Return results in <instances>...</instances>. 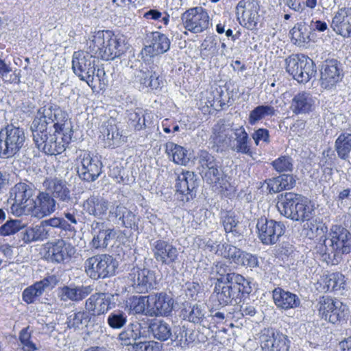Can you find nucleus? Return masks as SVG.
Segmentation results:
<instances>
[{
    "label": "nucleus",
    "mask_w": 351,
    "mask_h": 351,
    "mask_svg": "<svg viewBox=\"0 0 351 351\" xmlns=\"http://www.w3.org/2000/svg\"><path fill=\"white\" fill-rule=\"evenodd\" d=\"M89 51L98 59L108 61L123 53V40L112 30H99L94 33L88 45Z\"/></svg>",
    "instance_id": "nucleus-1"
},
{
    "label": "nucleus",
    "mask_w": 351,
    "mask_h": 351,
    "mask_svg": "<svg viewBox=\"0 0 351 351\" xmlns=\"http://www.w3.org/2000/svg\"><path fill=\"white\" fill-rule=\"evenodd\" d=\"M62 124H56L52 134H35L33 136L36 147L44 154L57 156L63 153L70 144L73 135L72 127L64 128Z\"/></svg>",
    "instance_id": "nucleus-2"
},
{
    "label": "nucleus",
    "mask_w": 351,
    "mask_h": 351,
    "mask_svg": "<svg viewBox=\"0 0 351 351\" xmlns=\"http://www.w3.org/2000/svg\"><path fill=\"white\" fill-rule=\"evenodd\" d=\"M276 206L279 213L293 221L306 219L314 204L306 197L295 192H285L278 195Z\"/></svg>",
    "instance_id": "nucleus-3"
},
{
    "label": "nucleus",
    "mask_w": 351,
    "mask_h": 351,
    "mask_svg": "<svg viewBox=\"0 0 351 351\" xmlns=\"http://www.w3.org/2000/svg\"><path fill=\"white\" fill-rule=\"evenodd\" d=\"M219 304H240L251 292L250 282L242 275L237 274L233 278L221 285L219 290H214Z\"/></svg>",
    "instance_id": "nucleus-4"
},
{
    "label": "nucleus",
    "mask_w": 351,
    "mask_h": 351,
    "mask_svg": "<svg viewBox=\"0 0 351 351\" xmlns=\"http://www.w3.org/2000/svg\"><path fill=\"white\" fill-rule=\"evenodd\" d=\"M200 174L213 189L220 192L228 190L230 184L221 174L215 157L206 150H201L198 156Z\"/></svg>",
    "instance_id": "nucleus-5"
},
{
    "label": "nucleus",
    "mask_w": 351,
    "mask_h": 351,
    "mask_svg": "<svg viewBox=\"0 0 351 351\" xmlns=\"http://www.w3.org/2000/svg\"><path fill=\"white\" fill-rule=\"evenodd\" d=\"M52 124V127L56 130V124H62L64 128L72 127L69 118L68 113L59 107L53 108L45 106L40 108L34 117L32 130L33 136L35 134H45L47 132L48 126Z\"/></svg>",
    "instance_id": "nucleus-6"
},
{
    "label": "nucleus",
    "mask_w": 351,
    "mask_h": 351,
    "mask_svg": "<svg viewBox=\"0 0 351 351\" xmlns=\"http://www.w3.org/2000/svg\"><path fill=\"white\" fill-rule=\"evenodd\" d=\"M285 64L287 72L299 83H307L316 73L313 60L302 53L288 56L285 59Z\"/></svg>",
    "instance_id": "nucleus-7"
},
{
    "label": "nucleus",
    "mask_w": 351,
    "mask_h": 351,
    "mask_svg": "<svg viewBox=\"0 0 351 351\" xmlns=\"http://www.w3.org/2000/svg\"><path fill=\"white\" fill-rule=\"evenodd\" d=\"M117 267L116 259L107 254L93 256L84 262L86 274L90 278L95 280L114 276Z\"/></svg>",
    "instance_id": "nucleus-8"
},
{
    "label": "nucleus",
    "mask_w": 351,
    "mask_h": 351,
    "mask_svg": "<svg viewBox=\"0 0 351 351\" xmlns=\"http://www.w3.org/2000/svg\"><path fill=\"white\" fill-rule=\"evenodd\" d=\"M95 58L90 51L78 50L75 51L72 57V69L74 73L82 81H85L89 87L94 89Z\"/></svg>",
    "instance_id": "nucleus-9"
},
{
    "label": "nucleus",
    "mask_w": 351,
    "mask_h": 351,
    "mask_svg": "<svg viewBox=\"0 0 351 351\" xmlns=\"http://www.w3.org/2000/svg\"><path fill=\"white\" fill-rule=\"evenodd\" d=\"M24 132L19 127L8 125L0 130V158H9L15 155L25 141Z\"/></svg>",
    "instance_id": "nucleus-10"
},
{
    "label": "nucleus",
    "mask_w": 351,
    "mask_h": 351,
    "mask_svg": "<svg viewBox=\"0 0 351 351\" xmlns=\"http://www.w3.org/2000/svg\"><path fill=\"white\" fill-rule=\"evenodd\" d=\"M75 162L77 173L84 181L94 182L102 172V162L88 150H82Z\"/></svg>",
    "instance_id": "nucleus-11"
},
{
    "label": "nucleus",
    "mask_w": 351,
    "mask_h": 351,
    "mask_svg": "<svg viewBox=\"0 0 351 351\" xmlns=\"http://www.w3.org/2000/svg\"><path fill=\"white\" fill-rule=\"evenodd\" d=\"M327 241L334 256H341L351 252V232L341 224L330 226L324 243Z\"/></svg>",
    "instance_id": "nucleus-12"
},
{
    "label": "nucleus",
    "mask_w": 351,
    "mask_h": 351,
    "mask_svg": "<svg viewBox=\"0 0 351 351\" xmlns=\"http://www.w3.org/2000/svg\"><path fill=\"white\" fill-rule=\"evenodd\" d=\"M237 16L239 24L246 29H258L261 21V6L257 0H241L237 7Z\"/></svg>",
    "instance_id": "nucleus-13"
},
{
    "label": "nucleus",
    "mask_w": 351,
    "mask_h": 351,
    "mask_svg": "<svg viewBox=\"0 0 351 351\" xmlns=\"http://www.w3.org/2000/svg\"><path fill=\"white\" fill-rule=\"evenodd\" d=\"M181 21L186 30L196 34L205 32L210 25L208 11L201 6L187 9L182 14Z\"/></svg>",
    "instance_id": "nucleus-14"
},
{
    "label": "nucleus",
    "mask_w": 351,
    "mask_h": 351,
    "mask_svg": "<svg viewBox=\"0 0 351 351\" xmlns=\"http://www.w3.org/2000/svg\"><path fill=\"white\" fill-rule=\"evenodd\" d=\"M263 351H289L291 341L282 332L273 328H264L256 335Z\"/></svg>",
    "instance_id": "nucleus-15"
},
{
    "label": "nucleus",
    "mask_w": 351,
    "mask_h": 351,
    "mask_svg": "<svg viewBox=\"0 0 351 351\" xmlns=\"http://www.w3.org/2000/svg\"><path fill=\"white\" fill-rule=\"evenodd\" d=\"M256 229L258 239L263 244L267 245L278 242L286 230L282 222L268 219L265 217L258 219Z\"/></svg>",
    "instance_id": "nucleus-16"
},
{
    "label": "nucleus",
    "mask_w": 351,
    "mask_h": 351,
    "mask_svg": "<svg viewBox=\"0 0 351 351\" xmlns=\"http://www.w3.org/2000/svg\"><path fill=\"white\" fill-rule=\"evenodd\" d=\"M215 253L218 256L232 261L238 265L250 268L258 266V260L256 256L241 251L237 247L226 243H219L217 245Z\"/></svg>",
    "instance_id": "nucleus-17"
},
{
    "label": "nucleus",
    "mask_w": 351,
    "mask_h": 351,
    "mask_svg": "<svg viewBox=\"0 0 351 351\" xmlns=\"http://www.w3.org/2000/svg\"><path fill=\"white\" fill-rule=\"evenodd\" d=\"M344 76L342 64L336 59H326L320 68V85L324 89H331L341 82Z\"/></svg>",
    "instance_id": "nucleus-18"
},
{
    "label": "nucleus",
    "mask_w": 351,
    "mask_h": 351,
    "mask_svg": "<svg viewBox=\"0 0 351 351\" xmlns=\"http://www.w3.org/2000/svg\"><path fill=\"white\" fill-rule=\"evenodd\" d=\"M34 189L31 185L19 182L12 190L11 196L14 195L11 209L16 215H27L29 205L32 204Z\"/></svg>",
    "instance_id": "nucleus-19"
},
{
    "label": "nucleus",
    "mask_w": 351,
    "mask_h": 351,
    "mask_svg": "<svg viewBox=\"0 0 351 351\" xmlns=\"http://www.w3.org/2000/svg\"><path fill=\"white\" fill-rule=\"evenodd\" d=\"M45 256L52 263H69L74 256L76 250L71 243L62 239L45 245Z\"/></svg>",
    "instance_id": "nucleus-20"
},
{
    "label": "nucleus",
    "mask_w": 351,
    "mask_h": 351,
    "mask_svg": "<svg viewBox=\"0 0 351 351\" xmlns=\"http://www.w3.org/2000/svg\"><path fill=\"white\" fill-rule=\"evenodd\" d=\"M174 300L166 292L147 296L132 295L126 300L125 307H173Z\"/></svg>",
    "instance_id": "nucleus-21"
},
{
    "label": "nucleus",
    "mask_w": 351,
    "mask_h": 351,
    "mask_svg": "<svg viewBox=\"0 0 351 351\" xmlns=\"http://www.w3.org/2000/svg\"><path fill=\"white\" fill-rule=\"evenodd\" d=\"M132 287L139 293H146L157 285L156 273L147 268L133 267L128 275Z\"/></svg>",
    "instance_id": "nucleus-22"
},
{
    "label": "nucleus",
    "mask_w": 351,
    "mask_h": 351,
    "mask_svg": "<svg viewBox=\"0 0 351 351\" xmlns=\"http://www.w3.org/2000/svg\"><path fill=\"white\" fill-rule=\"evenodd\" d=\"M135 81L139 84L140 89L147 91H159L165 82L162 75L154 67L139 70L135 77Z\"/></svg>",
    "instance_id": "nucleus-23"
},
{
    "label": "nucleus",
    "mask_w": 351,
    "mask_h": 351,
    "mask_svg": "<svg viewBox=\"0 0 351 351\" xmlns=\"http://www.w3.org/2000/svg\"><path fill=\"white\" fill-rule=\"evenodd\" d=\"M154 258L162 265H170L176 263L178 257L177 248L165 239H158L152 245Z\"/></svg>",
    "instance_id": "nucleus-24"
},
{
    "label": "nucleus",
    "mask_w": 351,
    "mask_h": 351,
    "mask_svg": "<svg viewBox=\"0 0 351 351\" xmlns=\"http://www.w3.org/2000/svg\"><path fill=\"white\" fill-rule=\"evenodd\" d=\"M196 175L190 171L182 170L176 179V192L182 196V200L193 199L197 187Z\"/></svg>",
    "instance_id": "nucleus-25"
},
{
    "label": "nucleus",
    "mask_w": 351,
    "mask_h": 351,
    "mask_svg": "<svg viewBox=\"0 0 351 351\" xmlns=\"http://www.w3.org/2000/svg\"><path fill=\"white\" fill-rule=\"evenodd\" d=\"M56 208V201L46 192H39L36 199H33L27 215L41 219L51 214Z\"/></svg>",
    "instance_id": "nucleus-26"
},
{
    "label": "nucleus",
    "mask_w": 351,
    "mask_h": 351,
    "mask_svg": "<svg viewBox=\"0 0 351 351\" xmlns=\"http://www.w3.org/2000/svg\"><path fill=\"white\" fill-rule=\"evenodd\" d=\"M330 27L344 38L351 37V8H339L332 19Z\"/></svg>",
    "instance_id": "nucleus-27"
},
{
    "label": "nucleus",
    "mask_w": 351,
    "mask_h": 351,
    "mask_svg": "<svg viewBox=\"0 0 351 351\" xmlns=\"http://www.w3.org/2000/svg\"><path fill=\"white\" fill-rule=\"evenodd\" d=\"M317 289L324 291H338L346 286V276L340 271L323 274L317 281Z\"/></svg>",
    "instance_id": "nucleus-28"
},
{
    "label": "nucleus",
    "mask_w": 351,
    "mask_h": 351,
    "mask_svg": "<svg viewBox=\"0 0 351 351\" xmlns=\"http://www.w3.org/2000/svg\"><path fill=\"white\" fill-rule=\"evenodd\" d=\"M109 206L108 200L99 195H90L82 204L84 211L98 219H101L106 216Z\"/></svg>",
    "instance_id": "nucleus-29"
},
{
    "label": "nucleus",
    "mask_w": 351,
    "mask_h": 351,
    "mask_svg": "<svg viewBox=\"0 0 351 351\" xmlns=\"http://www.w3.org/2000/svg\"><path fill=\"white\" fill-rule=\"evenodd\" d=\"M315 101L309 91L300 90L291 99L290 109L295 115L309 114L315 109Z\"/></svg>",
    "instance_id": "nucleus-30"
},
{
    "label": "nucleus",
    "mask_w": 351,
    "mask_h": 351,
    "mask_svg": "<svg viewBox=\"0 0 351 351\" xmlns=\"http://www.w3.org/2000/svg\"><path fill=\"white\" fill-rule=\"evenodd\" d=\"M104 222L94 221L90 227L93 232H98L94 235L92 241H90V247L95 250H99L106 248L110 239H114L117 235V232L114 228H108L104 230Z\"/></svg>",
    "instance_id": "nucleus-31"
},
{
    "label": "nucleus",
    "mask_w": 351,
    "mask_h": 351,
    "mask_svg": "<svg viewBox=\"0 0 351 351\" xmlns=\"http://www.w3.org/2000/svg\"><path fill=\"white\" fill-rule=\"evenodd\" d=\"M91 286L64 285L58 289V296L62 301L80 302L91 293Z\"/></svg>",
    "instance_id": "nucleus-32"
},
{
    "label": "nucleus",
    "mask_w": 351,
    "mask_h": 351,
    "mask_svg": "<svg viewBox=\"0 0 351 351\" xmlns=\"http://www.w3.org/2000/svg\"><path fill=\"white\" fill-rule=\"evenodd\" d=\"M56 278L55 276H49L40 281L34 282L33 285L24 289L22 293V298L27 304L34 303L44 293L45 290L49 287L51 283H56Z\"/></svg>",
    "instance_id": "nucleus-33"
},
{
    "label": "nucleus",
    "mask_w": 351,
    "mask_h": 351,
    "mask_svg": "<svg viewBox=\"0 0 351 351\" xmlns=\"http://www.w3.org/2000/svg\"><path fill=\"white\" fill-rule=\"evenodd\" d=\"M43 184L46 190L59 201L69 202L71 199V191L65 181L58 178H47Z\"/></svg>",
    "instance_id": "nucleus-34"
},
{
    "label": "nucleus",
    "mask_w": 351,
    "mask_h": 351,
    "mask_svg": "<svg viewBox=\"0 0 351 351\" xmlns=\"http://www.w3.org/2000/svg\"><path fill=\"white\" fill-rule=\"evenodd\" d=\"M315 210V206L310 209V214L306 219H299L298 221L305 222L303 225V230L306 236L310 239L317 237L322 233L326 231L327 227L322 221L317 218H313V215Z\"/></svg>",
    "instance_id": "nucleus-35"
},
{
    "label": "nucleus",
    "mask_w": 351,
    "mask_h": 351,
    "mask_svg": "<svg viewBox=\"0 0 351 351\" xmlns=\"http://www.w3.org/2000/svg\"><path fill=\"white\" fill-rule=\"evenodd\" d=\"M272 297L277 307H298L300 304L297 295L280 287H276L272 291Z\"/></svg>",
    "instance_id": "nucleus-36"
},
{
    "label": "nucleus",
    "mask_w": 351,
    "mask_h": 351,
    "mask_svg": "<svg viewBox=\"0 0 351 351\" xmlns=\"http://www.w3.org/2000/svg\"><path fill=\"white\" fill-rule=\"evenodd\" d=\"M120 295L108 293H95L92 294L86 301V306L90 307H115L116 302Z\"/></svg>",
    "instance_id": "nucleus-37"
},
{
    "label": "nucleus",
    "mask_w": 351,
    "mask_h": 351,
    "mask_svg": "<svg viewBox=\"0 0 351 351\" xmlns=\"http://www.w3.org/2000/svg\"><path fill=\"white\" fill-rule=\"evenodd\" d=\"M234 136L236 141V152L239 154H245L250 157H253L254 152L250 145L249 135L243 125L235 129Z\"/></svg>",
    "instance_id": "nucleus-38"
},
{
    "label": "nucleus",
    "mask_w": 351,
    "mask_h": 351,
    "mask_svg": "<svg viewBox=\"0 0 351 351\" xmlns=\"http://www.w3.org/2000/svg\"><path fill=\"white\" fill-rule=\"evenodd\" d=\"M165 152L176 164L186 165L189 161L187 150L173 142H167L165 144Z\"/></svg>",
    "instance_id": "nucleus-39"
},
{
    "label": "nucleus",
    "mask_w": 351,
    "mask_h": 351,
    "mask_svg": "<svg viewBox=\"0 0 351 351\" xmlns=\"http://www.w3.org/2000/svg\"><path fill=\"white\" fill-rule=\"evenodd\" d=\"M183 319L194 324H205L209 322V313L205 308H182L180 315Z\"/></svg>",
    "instance_id": "nucleus-40"
},
{
    "label": "nucleus",
    "mask_w": 351,
    "mask_h": 351,
    "mask_svg": "<svg viewBox=\"0 0 351 351\" xmlns=\"http://www.w3.org/2000/svg\"><path fill=\"white\" fill-rule=\"evenodd\" d=\"M151 123L150 114L147 112L143 113L138 110L129 113L128 125L136 132L145 130Z\"/></svg>",
    "instance_id": "nucleus-41"
},
{
    "label": "nucleus",
    "mask_w": 351,
    "mask_h": 351,
    "mask_svg": "<svg viewBox=\"0 0 351 351\" xmlns=\"http://www.w3.org/2000/svg\"><path fill=\"white\" fill-rule=\"evenodd\" d=\"M335 148L340 159L347 160L351 152V133L340 134L335 140Z\"/></svg>",
    "instance_id": "nucleus-42"
},
{
    "label": "nucleus",
    "mask_w": 351,
    "mask_h": 351,
    "mask_svg": "<svg viewBox=\"0 0 351 351\" xmlns=\"http://www.w3.org/2000/svg\"><path fill=\"white\" fill-rule=\"evenodd\" d=\"M149 328L152 336L158 340L165 341L171 336L170 326L162 320L152 321Z\"/></svg>",
    "instance_id": "nucleus-43"
},
{
    "label": "nucleus",
    "mask_w": 351,
    "mask_h": 351,
    "mask_svg": "<svg viewBox=\"0 0 351 351\" xmlns=\"http://www.w3.org/2000/svg\"><path fill=\"white\" fill-rule=\"evenodd\" d=\"M216 282L214 290H219L220 287L226 282L231 280L237 274L232 272L230 267L226 263L219 261L215 264Z\"/></svg>",
    "instance_id": "nucleus-44"
},
{
    "label": "nucleus",
    "mask_w": 351,
    "mask_h": 351,
    "mask_svg": "<svg viewBox=\"0 0 351 351\" xmlns=\"http://www.w3.org/2000/svg\"><path fill=\"white\" fill-rule=\"evenodd\" d=\"M292 43L299 47H304L310 40L307 27L302 23H297L290 31Z\"/></svg>",
    "instance_id": "nucleus-45"
},
{
    "label": "nucleus",
    "mask_w": 351,
    "mask_h": 351,
    "mask_svg": "<svg viewBox=\"0 0 351 351\" xmlns=\"http://www.w3.org/2000/svg\"><path fill=\"white\" fill-rule=\"evenodd\" d=\"M170 40L165 34L155 32L152 33V39L149 47L156 54H162L167 51L170 48Z\"/></svg>",
    "instance_id": "nucleus-46"
},
{
    "label": "nucleus",
    "mask_w": 351,
    "mask_h": 351,
    "mask_svg": "<svg viewBox=\"0 0 351 351\" xmlns=\"http://www.w3.org/2000/svg\"><path fill=\"white\" fill-rule=\"evenodd\" d=\"M275 114L276 110L273 106L269 105H259L250 111L248 121L250 125H254L265 117H272L275 115Z\"/></svg>",
    "instance_id": "nucleus-47"
},
{
    "label": "nucleus",
    "mask_w": 351,
    "mask_h": 351,
    "mask_svg": "<svg viewBox=\"0 0 351 351\" xmlns=\"http://www.w3.org/2000/svg\"><path fill=\"white\" fill-rule=\"evenodd\" d=\"M348 313L345 308H319L322 318L332 324L344 320Z\"/></svg>",
    "instance_id": "nucleus-48"
},
{
    "label": "nucleus",
    "mask_w": 351,
    "mask_h": 351,
    "mask_svg": "<svg viewBox=\"0 0 351 351\" xmlns=\"http://www.w3.org/2000/svg\"><path fill=\"white\" fill-rule=\"evenodd\" d=\"M137 338L138 333L132 327H128L119 334L118 339L125 351H132V348L136 344L135 341Z\"/></svg>",
    "instance_id": "nucleus-49"
},
{
    "label": "nucleus",
    "mask_w": 351,
    "mask_h": 351,
    "mask_svg": "<svg viewBox=\"0 0 351 351\" xmlns=\"http://www.w3.org/2000/svg\"><path fill=\"white\" fill-rule=\"evenodd\" d=\"M116 215L117 217L122 214L119 217V219L121 220L122 225L127 228H132L136 226V215L127 208L123 206H117L116 207Z\"/></svg>",
    "instance_id": "nucleus-50"
},
{
    "label": "nucleus",
    "mask_w": 351,
    "mask_h": 351,
    "mask_svg": "<svg viewBox=\"0 0 351 351\" xmlns=\"http://www.w3.org/2000/svg\"><path fill=\"white\" fill-rule=\"evenodd\" d=\"M217 39L215 36H207L201 44V52L204 56L213 57L217 53Z\"/></svg>",
    "instance_id": "nucleus-51"
},
{
    "label": "nucleus",
    "mask_w": 351,
    "mask_h": 351,
    "mask_svg": "<svg viewBox=\"0 0 351 351\" xmlns=\"http://www.w3.org/2000/svg\"><path fill=\"white\" fill-rule=\"evenodd\" d=\"M271 165L280 173L292 172L293 169L292 158L289 156H280L272 161Z\"/></svg>",
    "instance_id": "nucleus-52"
},
{
    "label": "nucleus",
    "mask_w": 351,
    "mask_h": 351,
    "mask_svg": "<svg viewBox=\"0 0 351 351\" xmlns=\"http://www.w3.org/2000/svg\"><path fill=\"white\" fill-rule=\"evenodd\" d=\"M221 222L226 233L236 232L239 221L233 211H226L221 217Z\"/></svg>",
    "instance_id": "nucleus-53"
},
{
    "label": "nucleus",
    "mask_w": 351,
    "mask_h": 351,
    "mask_svg": "<svg viewBox=\"0 0 351 351\" xmlns=\"http://www.w3.org/2000/svg\"><path fill=\"white\" fill-rule=\"evenodd\" d=\"M132 311V313L137 315V318L139 320L146 322L145 319L147 318V322L149 320V317H158L162 315V313L161 310L162 308H130Z\"/></svg>",
    "instance_id": "nucleus-54"
},
{
    "label": "nucleus",
    "mask_w": 351,
    "mask_h": 351,
    "mask_svg": "<svg viewBox=\"0 0 351 351\" xmlns=\"http://www.w3.org/2000/svg\"><path fill=\"white\" fill-rule=\"evenodd\" d=\"M127 322V316L121 311H116L111 313L108 317L109 326L114 329L122 328Z\"/></svg>",
    "instance_id": "nucleus-55"
},
{
    "label": "nucleus",
    "mask_w": 351,
    "mask_h": 351,
    "mask_svg": "<svg viewBox=\"0 0 351 351\" xmlns=\"http://www.w3.org/2000/svg\"><path fill=\"white\" fill-rule=\"evenodd\" d=\"M22 228L20 220H9L0 227V234L9 236L19 232Z\"/></svg>",
    "instance_id": "nucleus-56"
},
{
    "label": "nucleus",
    "mask_w": 351,
    "mask_h": 351,
    "mask_svg": "<svg viewBox=\"0 0 351 351\" xmlns=\"http://www.w3.org/2000/svg\"><path fill=\"white\" fill-rule=\"evenodd\" d=\"M162 344L155 341H141L134 344L132 351H160Z\"/></svg>",
    "instance_id": "nucleus-57"
},
{
    "label": "nucleus",
    "mask_w": 351,
    "mask_h": 351,
    "mask_svg": "<svg viewBox=\"0 0 351 351\" xmlns=\"http://www.w3.org/2000/svg\"><path fill=\"white\" fill-rule=\"evenodd\" d=\"M282 191L293 189L296 185V176L293 174L282 173L278 176Z\"/></svg>",
    "instance_id": "nucleus-58"
},
{
    "label": "nucleus",
    "mask_w": 351,
    "mask_h": 351,
    "mask_svg": "<svg viewBox=\"0 0 351 351\" xmlns=\"http://www.w3.org/2000/svg\"><path fill=\"white\" fill-rule=\"evenodd\" d=\"M252 137L256 146L259 145L261 141L268 144L270 143L269 131L266 128H258L254 131Z\"/></svg>",
    "instance_id": "nucleus-59"
},
{
    "label": "nucleus",
    "mask_w": 351,
    "mask_h": 351,
    "mask_svg": "<svg viewBox=\"0 0 351 351\" xmlns=\"http://www.w3.org/2000/svg\"><path fill=\"white\" fill-rule=\"evenodd\" d=\"M265 184L267 185L266 190L269 194L278 193L282 191L278 176L266 179Z\"/></svg>",
    "instance_id": "nucleus-60"
},
{
    "label": "nucleus",
    "mask_w": 351,
    "mask_h": 351,
    "mask_svg": "<svg viewBox=\"0 0 351 351\" xmlns=\"http://www.w3.org/2000/svg\"><path fill=\"white\" fill-rule=\"evenodd\" d=\"M104 138L107 141H113L119 136V130L116 125L108 124L103 128L101 132Z\"/></svg>",
    "instance_id": "nucleus-61"
},
{
    "label": "nucleus",
    "mask_w": 351,
    "mask_h": 351,
    "mask_svg": "<svg viewBox=\"0 0 351 351\" xmlns=\"http://www.w3.org/2000/svg\"><path fill=\"white\" fill-rule=\"evenodd\" d=\"M200 290V285L198 282H191L186 284L185 294L190 300H195Z\"/></svg>",
    "instance_id": "nucleus-62"
},
{
    "label": "nucleus",
    "mask_w": 351,
    "mask_h": 351,
    "mask_svg": "<svg viewBox=\"0 0 351 351\" xmlns=\"http://www.w3.org/2000/svg\"><path fill=\"white\" fill-rule=\"evenodd\" d=\"M162 128L164 132L167 134L178 132L180 130V126L174 120L168 118L165 119L162 121Z\"/></svg>",
    "instance_id": "nucleus-63"
},
{
    "label": "nucleus",
    "mask_w": 351,
    "mask_h": 351,
    "mask_svg": "<svg viewBox=\"0 0 351 351\" xmlns=\"http://www.w3.org/2000/svg\"><path fill=\"white\" fill-rule=\"evenodd\" d=\"M339 302L329 295H323L319 299L320 307H337Z\"/></svg>",
    "instance_id": "nucleus-64"
}]
</instances>
